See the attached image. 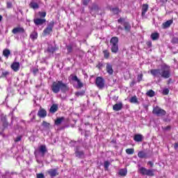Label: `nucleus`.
<instances>
[{
    "label": "nucleus",
    "instance_id": "nucleus-1",
    "mask_svg": "<svg viewBox=\"0 0 178 178\" xmlns=\"http://www.w3.org/2000/svg\"><path fill=\"white\" fill-rule=\"evenodd\" d=\"M150 74L154 79H170L172 76L170 67L168 65H164L161 69H152L150 70Z\"/></svg>",
    "mask_w": 178,
    "mask_h": 178
},
{
    "label": "nucleus",
    "instance_id": "nucleus-2",
    "mask_svg": "<svg viewBox=\"0 0 178 178\" xmlns=\"http://www.w3.org/2000/svg\"><path fill=\"white\" fill-rule=\"evenodd\" d=\"M50 90L54 94H59V92H67L70 88L67 83H64L63 81H56L51 83Z\"/></svg>",
    "mask_w": 178,
    "mask_h": 178
},
{
    "label": "nucleus",
    "instance_id": "nucleus-3",
    "mask_svg": "<svg viewBox=\"0 0 178 178\" xmlns=\"http://www.w3.org/2000/svg\"><path fill=\"white\" fill-rule=\"evenodd\" d=\"M110 43L111 45V52L113 54H118L119 52V38L118 37H113Z\"/></svg>",
    "mask_w": 178,
    "mask_h": 178
},
{
    "label": "nucleus",
    "instance_id": "nucleus-4",
    "mask_svg": "<svg viewBox=\"0 0 178 178\" xmlns=\"http://www.w3.org/2000/svg\"><path fill=\"white\" fill-rule=\"evenodd\" d=\"M152 113L158 118H163L166 115V111L159 107V106H156L153 108Z\"/></svg>",
    "mask_w": 178,
    "mask_h": 178
},
{
    "label": "nucleus",
    "instance_id": "nucleus-5",
    "mask_svg": "<svg viewBox=\"0 0 178 178\" xmlns=\"http://www.w3.org/2000/svg\"><path fill=\"white\" fill-rule=\"evenodd\" d=\"M138 171L143 176H149L150 177L155 176V173H154L155 172V170H147L144 167H140L138 169Z\"/></svg>",
    "mask_w": 178,
    "mask_h": 178
},
{
    "label": "nucleus",
    "instance_id": "nucleus-6",
    "mask_svg": "<svg viewBox=\"0 0 178 178\" xmlns=\"http://www.w3.org/2000/svg\"><path fill=\"white\" fill-rule=\"evenodd\" d=\"M95 85L99 90L105 88V79L102 76H97L95 79Z\"/></svg>",
    "mask_w": 178,
    "mask_h": 178
},
{
    "label": "nucleus",
    "instance_id": "nucleus-7",
    "mask_svg": "<svg viewBox=\"0 0 178 178\" xmlns=\"http://www.w3.org/2000/svg\"><path fill=\"white\" fill-rule=\"evenodd\" d=\"M55 26V22H50L47 26L43 30V35H49L52 31H54V26Z\"/></svg>",
    "mask_w": 178,
    "mask_h": 178
},
{
    "label": "nucleus",
    "instance_id": "nucleus-8",
    "mask_svg": "<svg viewBox=\"0 0 178 178\" xmlns=\"http://www.w3.org/2000/svg\"><path fill=\"white\" fill-rule=\"evenodd\" d=\"M99 12V7L96 3H93L90 7V13L92 16H94V17H96Z\"/></svg>",
    "mask_w": 178,
    "mask_h": 178
},
{
    "label": "nucleus",
    "instance_id": "nucleus-9",
    "mask_svg": "<svg viewBox=\"0 0 178 178\" xmlns=\"http://www.w3.org/2000/svg\"><path fill=\"white\" fill-rule=\"evenodd\" d=\"M26 33V30H24V28L23 26H17V27L14 28L12 30L13 34H24Z\"/></svg>",
    "mask_w": 178,
    "mask_h": 178
},
{
    "label": "nucleus",
    "instance_id": "nucleus-10",
    "mask_svg": "<svg viewBox=\"0 0 178 178\" xmlns=\"http://www.w3.org/2000/svg\"><path fill=\"white\" fill-rule=\"evenodd\" d=\"M48 175H49L50 177H56V176H59V172H58V168H51L47 170Z\"/></svg>",
    "mask_w": 178,
    "mask_h": 178
},
{
    "label": "nucleus",
    "instance_id": "nucleus-11",
    "mask_svg": "<svg viewBox=\"0 0 178 178\" xmlns=\"http://www.w3.org/2000/svg\"><path fill=\"white\" fill-rule=\"evenodd\" d=\"M33 22L35 26H42V24L47 22V19L42 18H35L33 19Z\"/></svg>",
    "mask_w": 178,
    "mask_h": 178
},
{
    "label": "nucleus",
    "instance_id": "nucleus-12",
    "mask_svg": "<svg viewBox=\"0 0 178 178\" xmlns=\"http://www.w3.org/2000/svg\"><path fill=\"white\" fill-rule=\"evenodd\" d=\"M38 116L42 119L47 118V110L40 107L38 112Z\"/></svg>",
    "mask_w": 178,
    "mask_h": 178
},
{
    "label": "nucleus",
    "instance_id": "nucleus-13",
    "mask_svg": "<svg viewBox=\"0 0 178 178\" xmlns=\"http://www.w3.org/2000/svg\"><path fill=\"white\" fill-rule=\"evenodd\" d=\"M10 67L13 72H19V70H20V63L13 62L11 64Z\"/></svg>",
    "mask_w": 178,
    "mask_h": 178
},
{
    "label": "nucleus",
    "instance_id": "nucleus-14",
    "mask_svg": "<svg viewBox=\"0 0 178 178\" xmlns=\"http://www.w3.org/2000/svg\"><path fill=\"white\" fill-rule=\"evenodd\" d=\"M39 152L41 153L42 156H45V154L48 152V149H47V145H42L39 147Z\"/></svg>",
    "mask_w": 178,
    "mask_h": 178
},
{
    "label": "nucleus",
    "instance_id": "nucleus-15",
    "mask_svg": "<svg viewBox=\"0 0 178 178\" xmlns=\"http://www.w3.org/2000/svg\"><path fill=\"white\" fill-rule=\"evenodd\" d=\"M123 109V103L119 102L113 106V110L115 112H119V111H122Z\"/></svg>",
    "mask_w": 178,
    "mask_h": 178
},
{
    "label": "nucleus",
    "instance_id": "nucleus-16",
    "mask_svg": "<svg viewBox=\"0 0 178 178\" xmlns=\"http://www.w3.org/2000/svg\"><path fill=\"white\" fill-rule=\"evenodd\" d=\"M106 70L108 74H109L110 76H112V74H113V67L112 66V65L111 63H106Z\"/></svg>",
    "mask_w": 178,
    "mask_h": 178
},
{
    "label": "nucleus",
    "instance_id": "nucleus-17",
    "mask_svg": "<svg viewBox=\"0 0 178 178\" xmlns=\"http://www.w3.org/2000/svg\"><path fill=\"white\" fill-rule=\"evenodd\" d=\"M148 9H149V6L147 3H145L142 6V13H141L142 17H144V16H145V13L148 12Z\"/></svg>",
    "mask_w": 178,
    "mask_h": 178
},
{
    "label": "nucleus",
    "instance_id": "nucleus-18",
    "mask_svg": "<svg viewBox=\"0 0 178 178\" xmlns=\"http://www.w3.org/2000/svg\"><path fill=\"white\" fill-rule=\"evenodd\" d=\"M58 49H59L58 47H54L52 45H49L47 47V52H49V54H55V52H56V51H58Z\"/></svg>",
    "mask_w": 178,
    "mask_h": 178
},
{
    "label": "nucleus",
    "instance_id": "nucleus-19",
    "mask_svg": "<svg viewBox=\"0 0 178 178\" xmlns=\"http://www.w3.org/2000/svg\"><path fill=\"white\" fill-rule=\"evenodd\" d=\"M122 26H124L125 31H127V33H130L131 30V25L129 22H124Z\"/></svg>",
    "mask_w": 178,
    "mask_h": 178
},
{
    "label": "nucleus",
    "instance_id": "nucleus-20",
    "mask_svg": "<svg viewBox=\"0 0 178 178\" xmlns=\"http://www.w3.org/2000/svg\"><path fill=\"white\" fill-rule=\"evenodd\" d=\"M58 109H59V107L58 106V104H54L49 109L50 113H56V112H58Z\"/></svg>",
    "mask_w": 178,
    "mask_h": 178
},
{
    "label": "nucleus",
    "instance_id": "nucleus-21",
    "mask_svg": "<svg viewBox=\"0 0 178 178\" xmlns=\"http://www.w3.org/2000/svg\"><path fill=\"white\" fill-rule=\"evenodd\" d=\"M138 158H140V159H146L148 158V155L147 154V153L144 151H140L138 153Z\"/></svg>",
    "mask_w": 178,
    "mask_h": 178
},
{
    "label": "nucleus",
    "instance_id": "nucleus-22",
    "mask_svg": "<svg viewBox=\"0 0 178 178\" xmlns=\"http://www.w3.org/2000/svg\"><path fill=\"white\" fill-rule=\"evenodd\" d=\"M143 136L141 134H136L134 137V141L136 143H141L143 141Z\"/></svg>",
    "mask_w": 178,
    "mask_h": 178
},
{
    "label": "nucleus",
    "instance_id": "nucleus-23",
    "mask_svg": "<svg viewBox=\"0 0 178 178\" xmlns=\"http://www.w3.org/2000/svg\"><path fill=\"white\" fill-rule=\"evenodd\" d=\"M172 23H173V20L172 19L168 20L165 22L163 23L162 24L163 29H168V27H170Z\"/></svg>",
    "mask_w": 178,
    "mask_h": 178
},
{
    "label": "nucleus",
    "instance_id": "nucleus-24",
    "mask_svg": "<svg viewBox=\"0 0 178 178\" xmlns=\"http://www.w3.org/2000/svg\"><path fill=\"white\" fill-rule=\"evenodd\" d=\"M75 155L76 158H79L80 159H83L84 158V152L76 150L75 152Z\"/></svg>",
    "mask_w": 178,
    "mask_h": 178
},
{
    "label": "nucleus",
    "instance_id": "nucleus-25",
    "mask_svg": "<svg viewBox=\"0 0 178 178\" xmlns=\"http://www.w3.org/2000/svg\"><path fill=\"white\" fill-rule=\"evenodd\" d=\"M30 38L32 41H35L38 38V33L37 31H33L30 34Z\"/></svg>",
    "mask_w": 178,
    "mask_h": 178
},
{
    "label": "nucleus",
    "instance_id": "nucleus-26",
    "mask_svg": "<svg viewBox=\"0 0 178 178\" xmlns=\"http://www.w3.org/2000/svg\"><path fill=\"white\" fill-rule=\"evenodd\" d=\"M63 120H65V117L58 118L54 121V124L56 126H59V124H62V122H63Z\"/></svg>",
    "mask_w": 178,
    "mask_h": 178
},
{
    "label": "nucleus",
    "instance_id": "nucleus-27",
    "mask_svg": "<svg viewBox=\"0 0 178 178\" xmlns=\"http://www.w3.org/2000/svg\"><path fill=\"white\" fill-rule=\"evenodd\" d=\"M151 38L152 41H156L157 40H159V33H158V32L152 33L151 34Z\"/></svg>",
    "mask_w": 178,
    "mask_h": 178
},
{
    "label": "nucleus",
    "instance_id": "nucleus-28",
    "mask_svg": "<svg viewBox=\"0 0 178 178\" xmlns=\"http://www.w3.org/2000/svg\"><path fill=\"white\" fill-rule=\"evenodd\" d=\"M29 7L31 8V9H38L40 8V6L38 3L32 1L29 3Z\"/></svg>",
    "mask_w": 178,
    "mask_h": 178
},
{
    "label": "nucleus",
    "instance_id": "nucleus-29",
    "mask_svg": "<svg viewBox=\"0 0 178 178\" xmlns=\"http://www.w3.org/2000/svg\"><path fill=\"white\" fill-rule=\"evenodd\" d=\"M103 55L104 59H109V57L111 56V52H109V50L108 49L103 50Z\"/></svg>",
    "mask_w": 178,
    "mask_h": 178
},
{
    "label": "nucleus",
    "instance_id": "nucleus-30",
    "mask_svg": "<svg viewBox=\"0 0 178 178\" xmlns=\"http://www.w3.org/2000/svg\"><path fill=\"white\" fill-rule=\"evenodd\" d=\"M1 120L3 121V129H8V126H9V122L6 120V117H3Z\"/></svg>",
    "mask_w": 178,
    "mask_h": 178
},
{
    "label": "nucleus",
    "instance_id": "nucleus-31",
    "mask_svg": "<svg viewBox=\"0 0 178 178\" xmlns=\"http://www.w3.org/2000/svg\"><path fill=\"white\" fill-rule=\"evenodd\" d=\"M42 126L44 127V129H47V130H49L51 129V124L46 121H42Z\"/></svg>",
    "mask_w": 178,
    "mask_h": 178
},
{
    "label": "nucleus",
    "instance_id": "nucleus-32",
    "mask_svg": "<svg viewBox=\"0 0 178 178\" xmlns=\"http://www.w3.org/2000/svg\"><path fill=\"white\" fill-rule=\"evenodd\" d=\"M110 10L113 13V15H119L120 12V9L118 7L111 8Z\"/></svg>",
    "mask_w": 178,
    "mask_h": 178
},
{
    "label": "nucleus",
    "instance_id": "nucleus-33",
    "mask_svg": "<svg viewBox=\"0 0 178 178\" xmlns=\"http://www.w3.org/2000/svg\"><path fill=\"white\" fill-rule=\"evenodd\" d=\"M146 95L152 98V97H155V92L152 89H150L146 92Z\"/></svg>",
    "mask_w": 178,
    "mask_h": 178
},
{
    "label": "nucleus",
    "instance_id": "nucleus-34",
    "mask_svg": "<svg viewBox=\"0 0 178 178\" xmlns=\"http://www.w3.org/2000/svg\"><path fill=\"white\" fill-rule=\"evenodd\" d=\"M129 102L131 104H138V99L137 98V96L134 95L129 99Z\"/></svg>",
    "mask_w": 178,
    "mask_h": 178
},
{
    "label": "nucleus",
    "instance_id": "nucleus-35",
    "mask_svg": "<svg viewBox=\"0 0 178 178\" xmlns=\"http://www.w3.org/2000/svg\"><path fill=\"white\" fill-rule=\"evenodd\" d=\"M9 55H10V50L8 49H6L3 51V56L8 59L9 58Z\"/></svg>",
    "mask_w": 178,
    "mask_h": 178
},
{
    "label": "nucleus",
    "instance_id": "nucleus-36",
    "mask_svg": "<svg viewBox=\"0 0 178 178\" xmlns=\"http://www.w3.org/2000/svg\"><path fill=\"white\" fill-rule=\"evenodd\" d=\"M118 173H119L120 176L124 177V176H126L127 175V170L120 169Z\"/></svg>",
    "mask_w": 178,
    "mask_h": 178
},
{
    "label": "nucleus",
    "instance_id": "nucleus-37",
    "mask_svg": "<svg viewBox=\"0 0 178 178\" xmlns=\"http://www.w3.org/2000/svg\"><path fill=\"white\" fill-rule=\"evenodd\" d=\"M125 152L128 155H133L134 154V148H128L125 150Z\"/></svg>",
    "mask_w": 178,
    "mask_h": 178
},
{
    "label": "nucleus",
    "instance_id": "nucleus-38",
    "mask_svg": "<svg viewBox=\"0 0 178 178\" xmlns=\"http://www.w3.org/2000/svg\"><path fill=\"white\" fill-rule=\"evenodd\" d=\"M86 94V91L84 90H81V91H79V92H75V95L76 97H83L84 95Z\"/></svg>",
    "mask_w": 178,
    "mask_h": 178
},
{
    "label": "nucleus",
    "instance_id": "nucleus-39",
    "mask_svg": "<svg viewBox=\"0 0 178 178\" xmlns=\"http://www.w3.org/2000/svg\"><path fill=\"white\" fill-rule=\"evenodd\" d=\"M66 49L67 54H72V52H73V46L72 44L67 45Z\"/></svg>",
    "mask_w": 178,
    "mask_h": 178
},
{
    "label": "nucleus",
    "instance_id": "nucleus-40",
    "mask_svg": "<svg viewBox=\"0 0 178 178\" xmlns=\"http://www.w3.org/2000/svg\"><path fill=\"white\" fill-rule=\"evenodd\" d=\"M111 163L108 161H104V170H108Z\"/></svg>",
    "mask_w": 178,
    "mask_h": 178
},
{
    "label": "nucleus",
    "instance_id": "nucleus-41",
    "mask_svg": "<svg viewBox=\"0 0 178 178\" xmlns=\"http://www.w3.org/2000/svg\"><path fill=\"white\" fill-rule=\"evenodd\" d=\"M38 15L40 16V17H41L42 19H44V17H45L47 16V12H39Z\"/></svg>",
    "mask_w": 178,
    "mask_h": 178
},
{
    "label": "nucleus",
    "instance_id": "nucleus-42",
    "mask_svg": "<svg viewBox=\"0 0 178 178\" xmlns=\"http://www.w3.org/2000/svg\"><path fill=\"white\" fill-rule=\"evenodd\" d=\"M143 73L139 74L138 75V77H137L138 83H140V81H143Z\"/></svg>",
    "mask_w": 178,
    "mask_h": 178
},
{
    "label": "nucleus",
    "instance_id": "nucleus-43",
    "mask_svg": "<svg viewBox=\"0 0 178 178\" xmlns=\"http://www.w3.org/2000/svg\"><path fill=\"white\" fill-rule=\"evenodd\" d=\"M170 92V90L168 88H165L163 90V95H168Z\"/></svg>",
    "mask_w": 178,
    "mask_h": 178
},
{
    "label": "nucleus",
    "instance_id": "nucleus-44",
    "mask_svg": "<svg viewBox=\"0 0 178 178\" xmlns=\"http://www.w3.org/2000/svg\"><path fill=\"white\" fill-rule=\"evenodd\" d=\"M96 67L99 69V70H101V69L104 67V64H102V63L101 62H99L98 64L96 65Z\"/></svg>",
    "mask_w": 178,
    "mask_h": 178
},
{
    "label": "nucleus",
    "instance_id": "nucleus-45",
    "mask_svg": "<svg viewBox=\"0 0 178 178\" xmlns=\"http://www.w3.org/2000/svg\"><path fill=\"white\" fill-rule=\"evenodd\" d=\"M172 44H178V38L174 37L171 40Z\"/></svg>",
    "mask_w": 178,
    "mask_h": 178
},
{
    "label": "nucleus",
    "instance_id": "nucleus-46",
    "mask_svg": "<svg viewBox=\"0 0 178 178\" xmlns=\"http://www.w3.org/2000/svg\"><path fill=\"white\" fill-rule=\"evenodd\" d=\"M71 77H72V81H79L80 79H79V78L77 77V76L74 75H71Z\"/></svg>",
    "mask_w": 178,
    "mask_h": 178
},
{
    "label": "nucleus",
    "instance_id": "nucleus-47",
    "mask_svg": "<svg viewBox=\"0 0 178 178\" xmlns=\"http://www.w3.org/2000/svg\"><path fill=\"white\" fill-rule=\"evenodd\" d=\"M9 76V72L5 71L2 72L1 77H7Z\"/></svg>",
    "mask_w": 178,
    "mask_h": 178
},
{
    "label": "nucleus",
    "instance_id": "nucleus-48",
    "mask_svg": "<svg viewBox=\"0 0 178 178\" xmlns=\"http://www.w3.org/2000/svg\"><path fill=\"white\" fill-rule=\"evenodd\" d=\"M37 178H45V175L43 173H38L36 174Z\"/></svg>",
    "mask_w": 178,
    "mask_h": 178
},
{
    "label": "nucleus",
    "instance_id": "nucleus-49",
    "mask_svg": "<svg viewBox=\"0 0 178 178\" xmlns=\"http://www.w3.org/2000/svg\"><path fill=\"white\" fill-rule=\"evenodd\" d=\"M22 136H17L15 139V143H19V141H22Z\"/></svg>",
    "mask_w": 178,
    "mask_h": 178
},
{
    "label": "nucleus",
    "instance_id": "nucleus-50",
    "mask_svg": "<svg viewBox=\"0 0 178 178\" xmlns=\"http://www.w3.org/2000/svg\"><path fill=\"white\" fill-rule=\"evenodd\" d=\"M90 0H83L82 3L84 5V6H87L88 3H90Z\"/></svg>",
    "mask_w": 178,
    "mask_h": 178
},
{
    "label": "nucleus",
    "instance_id": "nucleus-51",
    "mask_svg": "<svg viewBox=\"0 0 178 178\" xmlns=\"http://www.w3.org/2000/svg\"><path fill=\"white\" fill-rule=\"evenodd\" d=\"M146 45L148 48H151L152 47V42H151V40L147 41L146 42Z\"/></svg>",
    "mask_w": 178,
    "mask_h": 178
},
{
    "label": "nucleus",
    "instance_id": "nucleus-52",
    "mask_svg": "<svg viewBox=\"0 0 178 178\" xmlns=\"http://www.w3.org/2000/svg\"><path fill=\"white\" fill-rule=\"evenodd\" d=\"M76 83H77V84H78L79 88H83V83H81V81H80V79H79Z\"/></svg>",
    "mask_w": 178,
    "mask_h": 178
},
{
    "label": "nucleus",
    "instance_id": "nucleus-53",
    "mask_svg": "<svg viewBox=\"0 0 178 178\" xmlns=\"http://www.w3.org/2000/svg\"><path fill=\"white\" fill-rule=\"evenodd\" d=\"M13 6L12 2L10 1H7V8L8 9H10Z\"/></svg>",
    "mask_w": 178,
    "mask_h": 178
},
{
    "label": "nucleus",
    "instance_id": "nucleus-54",
    "mask_svg": "<svg viewBox=\"0 0 178 178\" xmlns=\"http://www.w3.org/2000/svg\"><path fill=\"white\" fill-rule=\"evenodd\" d=\"M172 129V127H170V125H168L167 127H165L164 128H163V130H165V131H168V130H170Z\"/></svg>",
    "mask_w": 178,
    "mask_h": 178
},
{
    "label": "nucleus",
    "instance_id": "nucleus-55",
    "mask_svg": "<svg viewBox=\"0 0 178 178\" xmlns=\"http://www.w3.org/2000/svg\"><path fill=\"white\" fill-rule=\"evenodd\" d=\"M122 22H124V18L120 17V19H118V22L120 23L121 24Z\"/></svg>",
    "mask_w": 178,
    "mask_h": 178
},
{
    "label": "nucleus",
    "instance_id": "nucleus-56",
    "mask_svg": "<svg viewBox=\"0 0 178 178\" xmlns=\"http://www.w3.org/2000/svg\"><path fill=\"white\" fill-rule=\"evenodd\" d=\"M147 165H149L150 168H153L154 167V162L148 161Z\"/></svg>",
    "mask_w": 178,
    "mask_h": 178
},
{
    "label": "nucleus",
    "instance_id": "nucleus-57",
    "mask_svg": "<svg viewBox=\"0 0 178 178\" xmlns=\"http://www.w3.org/2000/svg\"><path fill=\"white\" fill-rule=\"evenodd\" d=\"M136 81L133 80L130 83V87H134V85L136 84Z\"/></svg>",
    "mask_w": 178,
    "mask_h": 178
},
{
    "label": "nucleus",
    "instance_id": "nucleus-58",
    "mask_svg": "<svg viewBox=\"0 0 178 178\" xmlns=\"http://www.w3.org/2000/svg\"><path fill=\"white\" fill-rule=\"evenodd\" d=\"M161 3H162V6L165 5L166 2H168V0H160Z\"/></svg>",
    "mask_w": 178,
    "mask_h": 178
},
{
    "label": "nucleus",
    "instance_id": "nucleus-59",
    "mask_svg": "<svg viewBox=\"0 0 178 178\" xmlns=\"http://www.w3.org/2000/svg\"><path fill=\"white\" fill-rule=\"evenodd\" d=\"M174 149H178V142H177V143H175L174 144Z\"/></svg>",
    "mask_w": 178,
    "mask_h": 178
},
{
    "label": "nucleus",
    "instance_id": "nucleus-60",
    "mask_svg": "<svg viewBox=\"0 0 178 178\" xmlns=\"http://www.w3.org/2000/svg\"><path fill=\"white\" fill-rule=\"evenodd\" d=\"M113 101H115L116 102L118 101V99H119V97L114 96L113 97Z\"/></svg>",
    "mask_w": 178,
    "mask_h": 178
},
{
    "label": "nucleus",
    "instance_id": "nucleus-61",
    "mask_svg": "<svg viewBox=\"0 0 178 178\" xmlns=\"http://www.w3.org/2000/svg\"><path fill=\"white\" fill-rule=\"evenodd\" d=\"M36 118L37 117L35 116V115H33V118L31 119V122H34V120H35Z\"/></svg>",
    "mask_w": 178,
    "mask_h": 178
},
{
    "label": "nucleus",
    "instance_id": "nucleus-62",
    "mask_svg": "<svg viewBox=\"0 0 178 178\" xmlns=\"http://www.w3.org/2000/svg\"><path fill=\"white\" fill-rule=\"evenodd\" d=\"M172 83V79H169L167 81V84L168 86H169V84Z\"/></svg>",
    "mask_w": 178,
    "mask_h": 178
},
{
    "label": "nucleus",
    "instance_id": "nucleus-63",
    "mask_svg": "<svg viewBox=\"0 0 178 178\" xmlns=\"http://www.w3.org/2000/svg\"><path fill=\"white\" fill-rule=\"evenodd\" d=\"M163 122H170V119L164 118Z\"/></svg>",
    "mask_w": 178,
    "mask_h": 178
},
{
    "label": "nucleus",
    "instance_id": "nucleus-64",
    "mask_svg": "<svg viewBox=\"0 0 178 178\" xmlns=\"http://www.w3.org/2000/svg\"><path fill=\"white\" fill-rule=\"evenodd\" d=\"M33 73H38V69L33 70Z\"/></svg>",
    "mask_w": 178,
    "mask_h": 178
}]
</instances>
